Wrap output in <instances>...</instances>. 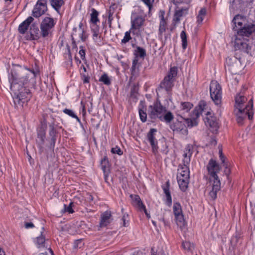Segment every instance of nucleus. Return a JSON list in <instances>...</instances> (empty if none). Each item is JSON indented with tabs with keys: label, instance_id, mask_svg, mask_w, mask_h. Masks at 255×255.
<instances>
[{
	"label": "nucleus",
	"instance_id": "nucleus-1",
	"mask_svg": "<svg viewBox=\"0 0 255 255\" xmlns=\"http://www.w3.org/2000/svg\"><path fill=\"white\" fill-rule=\"evenodd\" d=\"M210 175V184L212 189L209 192V196L214 200L217 198V192L221 189V182L217 175L221 170L219 164L214 159H211L207 166Z\"/></svg>",
	"mask_w": 255,
	"mask_h": 255
},
{
	"label": "nucleus",
	"instance_id": "nucleus-2",
	"mask_svg": "<svg viewBox=\"0 0 255 255\" xmlns=\"http://www.w3.org/2000/svg\"><path fill=\"white\" fill-rule=\"evenodd\" d=\"M246 17L242 15L237 14L232 20L233 29L237 31L240 36L249 37L255 31V24L248 23Z\"/></svg>",
	"mask_w": 255,
	"mask_h": 255
},
{
	"label": "nucleus",
	"instance_id": "nucleus-3",
	"mask_svg": "<svg viewBox=\"0 0 255 255\" xmlns=\"http://www.w3.org/2000/svg\"><path fill=\"white\" fill-rule=\"evenodd\" d=\"M10 83V90L13 93L15 97L14 102L19 105H22L25 101L29 99L30 94L29 90L23 87L26 82H19L18 81H9Z\"/></svg>",
	"mask_w": 255,
	"mask_h": 255
},
{
	"label": "nucleus",
	"instance_id": "nucleus-4",
	"mask_svg": "<svg viewBox=\"0 0 255 255\" xmlns=\"http://www.w3.org/2000/svg\"><path fill=\"white\" fill-rule=\"evenodd\" d=\"M192 127L197 125L195 120L190 119H185L182 117L180 119L176 120L171 126V129L174 133L179 134L182 138H186L188 134V130L186 126Z\"/></svg>",
	"mask_w": 255,
	"mask_h": 255
},
{
	"label": "nucleus",
	"instance_id": "nucleus-5",
	"mask_svg": "<svg viewBox=\"0 0 255 255\" xmlns=\"http://www.w3.org/2000/svg\"><path fill=\"white\" fill-rule=\"evenodd\" d=\"M253 100H250L248 104L243 109H235L234 113L236 117V121L239 125H243L244 121L248 117L249 120L253 118Z\"/></svg>",
	"mask_w": 255,
	"mask_h": 255
},
{
	"label": "nucleus",
	"instance_id": "nucleus-6",
	"mask_svg": "<svg viewBox=\"0 0 255 255\" xmlns=\"http://www.w3.org/2000/svg\"><path fill=\"white\" fill-rule=\"evenodd\" d=\"M177 74V68L175 66L170 68L168 74L160 83V88L165 89L168 94H171L172 89L174 86L175 78Z\"/></svg>",
	"mask_w": 255,
	"mask_h": 255
},
{
	"label": "nucleus",
	"instance_id": "nucleus-7",
	"mask_svg": "<svg viewBox=\"0 0 255 255\" xmlns=\"http://www.w3.org/2000/svg\"><path fill=\"white\" fill-rule=\"evenodd\" d=\"M56 23V19L45 16L40 24V28L42 30V37L48 38L51 36Z\"/></svg>",
	"mask_w": 255,
	"mask_h": 255
},
{
	"label": "nucleus",
	"instance_id": "nucleus-8",
	"mask_svg": "<svg viewBox=\"0 0 255 255\" xmlns=\"http://www.w3.org/2000/svg\"><path fill=\"white\" fill-rule=\"evenodd\" d=\"M164 110H165V107H163L159 102L157 101L152 105L148 107V117L152 121H156L157 119L160 120Z\"/></svg>",
	"mask_w": 255,
	"mask_h": 255
},
{
	"label": "nucleus",
	"instance_id": "nucleus-9",
	"mask_svg": "<svg viewBox=\"0 0 255 255\" xmlns=\"http://www.w3.org/2000/svg\"><path fill=\"white\" fill-rule=\"evenodd\" d=\"M210 96L216 105H220L222 100V88L216 81H211L210 85Z\"/></svg>",
	"mask_w": 255,
	"mask_h": 255
},
{
	"label": "nucleus",
	"instance_id": "nucleus-10",
	"mask_svg": "<svg viewBox=\"0 0 255 255\" xmlns=\"http://www.w3.org/2000/svg\"><path fill=\"white\" fill-rule=\"evenodd\" d=\"M25 72V70L19 66L12 68L11 70L10 76L8 77L9 81L26 82L28 77L26 75Z\"/></svg>",
	"mask_w": 255,
	"mask_h": 255
},
{
	"label": "nucleus",
	"instance_id": "nucleus-11",
	"mask_svg": "<svg viewBox=\"0 0 255 255\" xmlns=\"http://www.w3.org/2000/svg\"><path fill=\"white\" fill-rule=\"evenodd\" d=\"M225 67H227L233 74H237L241 68L240 58L235 56L228 57L226 58Z\"/></svg>",
	"mask_w": 255,
	"mask_h": 255
},
{
	"label": "nucleus",
	"instance_id": "nucleus-12",
	"mask_svg": "<svg viewBox=\"0 0 255 255\" xmlns=\"http://www.w3.org/2000/svg\"><path fill=\"white\" fill-rule=\"evenodd\" d=\"M235 47L236 50H239L246 52L250 55L254 54V51L255 49V46L250 45L245 41L240 39H236L235 41Z\"/></svg>",
	"mask_w": 255,
	"mask_h": 255
},
{
	"label": "nucleus",
	"instance_id": "nucleus-13",
	"mask_svg": "<svg viewBox=\"0 0 255 255\" xmlns=\"http://www.w3.org/2000/svg\"><path fill=\"white\" fill-rule=\"evenodd\" d=\"M47 0H38L32 10V15L35 17H39L47 10Z\"/></svg>",
	"mask_w": 255,
	"mask_h": 255
},
{
	"label": "nucleus",
	"instance_id": "nucleus-14",
	"mask_svg": "<svg viewBox=\"0 0 255 255\" xmlns=\"http://www.w3.org/2000/svg\"><path fill=\"white\" fill-rule=\"evenodd\" d=\"M205 123L207 126L211 128V130L213 132H216L219 128L217 118L210 112H208L206 114Z\"/></svg>",
	"mask_w": 255,
	"mask_h": 255
},
{
	"label": "nucleus",
	"instance_id": "nucleus-15",
	"mask_svg": "<svg viewBox=\"0 0 255 255\" xmlns=\"http://www.w3.org/2000/svg\"><path fill=\"white\" fill-rule=\"evenodd\" d=\"M145 18L141 15H136L131 19L130 29L134 32H140V29L143 25Z\"/></svg>",
	"mask_w": 255,
	"mask_h": 255
},
{
	"label": "nucleus",
	"instance_id": "nucleus-16",
	"mask_svg": "<svg viewBox=\"0 0 255 255\" xmlns=\"http://www.w3.org/2000/svg\"><path fill=\"white\" fill-rule=\"evenodd\" d=\"M29 35H27V39L37 40L42 37V30L39 29V27L35 23H32L30 26Z\"/></svg>",
	"mask_w": 255,
	"mask_h": 255
},
{
	"label": "nucleus",
	"instance_id": "nucleus-17",
	"mask_svg": "<svg viewBox=\"0 0 255 255\" xmlns=\"http://www.w3.org/2000/svg\"><path fill=\"white\" fill-rule=\"evenodd\" d=\"M174 215L177 222L182 223L184 221V216L180 204L178 202L174 203L173 206Z\"/></svg>",
	"mask_w": 255,
	"mask_h": 255
},
{
	"label": "nucleus",
	"instance_id": "nucleus-18",
	"mask_svg": "<svg viewBox=\"0 0 255 255\" xmlns=\"http://www.w3.org/2000/svg\"><path fill=\"white\" fill-rule=\"evenodd\" d=\"M247 98L243 92L238 94L235 97V109L244 108V104L247 102Z\"/></svg>",
	"mask_w": 255,
	"mask_h": 255
},
{
	"label": "nucleus",
	"instance_id": "nucleus-19",
	"mask_svg": "<svg viewBox=\"0 0 255 255\" xmlns=\"http://www.w3.org/2000/svg\"><path fill=\"white\" fill-rule=\"evenodd\" d=\"M49 135L50 138V142L51 143H55L56 142V138L57 136V133L56 131V128H60L62 127H58V125H56L54 122L51 123L49 125Z\"/></svg>",
	"mask_w": 255,
	"mask_h": 255
},
{
	"label": "nucleus",
	"instance_id": "nucleus-20",
	"mask_svg": "<svg viewBox=\"0 0 255 255\" xmlns=\"http://www.w3.org/2000/svg\"><path fill=\"white\" fill-rule=\"evenodd\" d=\"M34 18L32 16H29L26 19L23 21L18 26V32L22 34L25 33L30 24L33 21Z\"/></svg>",
	"mask_w": 255,
	"mask_h": 255
},
{
	"label": "nucleus",
	"instance_id": "nucleus-21",
	"mask_svg": "<svg viewBox=\"0 0 255 255\" xmlns=\"http://www.w3.org/2000/svg\"><path fill=\"white\" fill-rule=\"evenodd\" d=\"M165 12L163 10L160 11V23L159 26L158 34L160 36H162V34L164 32L166 29L167 22L164 18Z\"/></svg>",
	"mask_w": 255,
	"mask_h": 255
},
{
	"label": "nucleus",
	"instance_id": "nucleus-22",
	"mask_svg": "<svg viewBox=\"0 0 255 255\" xmlns=\"http://www.w3.org/2000/svg\"><path fill=\"white\" fill-rule=\"evenodd\" d=\"M111 221V212L107 211L104 212L101 217L100 222V227H105L109 225Z\"/></svg>",
	"mask_w": 255,
	"mask_h": 255
},
{
	"label": "nucleus",
	"instance_id": "nucleus-23",
	"mask_svg": "<svg viewBox=\"0 0 255 255\" xmlns=\"http://www.w3.org/2000/svg\"><path fill=\"white\" fill-rule=\"evenodd\" d=\"M130 197L132 200L133 205L137 208L139 211L141 212L142 209H144L145 206L143 204L138 195H130Z\"/></svg>",
	"mask_w": 255,
	"mask_h": 255
},
{
	"label": "nucleus",
	"instance_id": "nucleus-24",
	"mask_svg": "<svg viewBox=\"0 0 255 255\" xmlns=\"http://www.w3.org/2000/svg\"><path fill=\"white\" fill-rule=\"evenodd\" d=\"M170 183L168 181L166 182L165 184L162 186V188L163 190L164 193L166 197V204L168 206H170L172 204V197L170 194L169 190Z\"/></svg>",
	"mask_w": 255,
	"mask_h": 255
},
{
	"label": "nucleus",
	"instance_id": "nucleus-25",
	"mask_svg": "<svg viewBox=\"0 0 255 255\" xmlns=\"http://www.w3.org/2000/svg\"><path fill=\"white\" fill-rule=\"evenodd\" d=\"M46 128V125L43 123H41L40 126L37 128V138L39 142H43L44 141Z\"/></svg>",
	"mask_w": 255,
	"mask_h": 255
},
{
	"label": "nucleus",
	"instance_id": "nucleus-26",
	"mask_svg": "<svg viewBox=\"0 0 255 255\" xmlns=\"http://www.w3.org/2000/svg\"><path fill=\"white\" fill-rule=\"evenodd\" d=\"M189 169L188 165H181L179 166L177 177L189 178Z\"/></svg>",
	"mask_w": 255,
	"mask_h": 255
},
{
	"label": "nucleus",
	"instance_id": "nucleus-27",
	"mask_svg": "<svg viewBox=\"0 0 255 255\" xmlns=\"http://www.w3.org/2000/svg\"><path fill=\"white\" fill-rule=\"evenodd\" d=\"M177 180L180 189L182 191L185 192L188 187L189 178L177 177Z\"/></svg>",
	"mask_w": 255,
	"mask_h": 255
},
{
	"label": "nucleus",
	"instance_id": "nucleus-28",
	"mask_svg": "<svg viewBox=\"0 0 255 255\" xmlns=\"http://www.w3.org/2000/svg\"><path fill=\"white\" fill-rule=\"evenodd\" d=\"M188 8H181L176 10L174 16L173 21L175 23H178L180 20V18L187 13Z\"/></svg>",
	"mask_w": 255,
	"mask_h": 255
},
{
	"label": "nucleus",
	"instance_id": "nucleus-29",
	"mask_svg": "<svg viewBox=\"0 0 255 255\" xmlns=\"http://www.w3.org/2000/svg\"><path fill=\"white\" fill-rule=\"evenodd\" d=\"M219 156L222 164L226 169L225 170L226 174H229V170H228V163L226 162L227 158L226 156L223 154L222 146H219Z\"/></svg>",
	"mask_w": 255,
	"mask_h": 255
},
{
	"label": "nucleus",
	"instance_id": "nucleus-30",
	"mask_svg": "<svg viewBox=\"0 0 255 255\" xmlns=\"http://www.w3.org/2000/svg\"><path fill=\"white\" fill-rule=\"evenodd\" d=\"M174 119V116L170 111H167L166 109L163 112L160 121L165 122L166 123H170Z\"/></svg>",
	"mask_w": 255,
	"mask_h": 255
},
{
	"label": "nucleus",
	"instance_id": "nucleus-31",
	"mask_svg": "<svg viewBox=\"0 0 255 255\" xmlns=\"http://www.w3.org/2000/svg\"><path fill=\"white\" fill-rule=\"evenodd\" d=\"M157 130L155 128H151L147 133V139L150 143H155L157 142L156 138Z\"/></svg>",
	"mask_w": 255,
	"mask_h": 255
},
{
	"label": "nucleus",
	"instance_id": "nucleus-32",
	"mask_svg": "<svg viewBox=\"0 0 255 255\" xmlns=\"http://www.w3.org/2000/svg\"><path fill=\"white\" fill-rule=\"evenodd\" d=\"M192 154L191 148L188 145L184 151L183 154L184 158L183 159V165H188L190 161V157Z\"/></svg>",
	"mask_w": 255,
	"mask_h": 255
},
{
	"label": "nucleus",
	"instance_id": "nucleus-33",
	"mask_svg": "<svg viewBox=\"0 0 255 255\" xmlns=\"http://www.w3.org/2000/svg\"><path fill=\"white\" fill-rule=\"evenodd\" d=\"M35 244L38 248H44L46 244V239L43 232H41L40 236L37 237L35 241Z\"/></svg>",
	"mask_w": 255,
	"mask_h": 255
},
{
	"label": "nucleus",
	"instance_id": "nucleus-34",
	"mask_svg": "<svg viewBox=\"0 0 255 255\" xmlns=\"http://www.w3.org/2000/svg\"><path fill=\"white\" fill-rule=\"evenodd\" d=\"M91 31L92 33V36L93 40L97 42L98 38H101V35H100V27L97 24H91Z\"/></svg>",
	"mask_w": 255,
	"mask_h": 255
},
{
	"label": "nucleus",
	"instance_id": "nucleus-35",
	"mask_svg": "<svg viewBox=\"0 0 255 255\" xmlns=\"http://www.w3.org/2000/svg\"><path fill=\"white\" fill-rule=\"evenodd\" d=\"M206 104L205 101L202 100L200 101L198 106L194 110V114L198 117L200 115L202 114L204 110L206 108Z\"/></svg>",
	"mask_w": 255,
	"mask_h": 255
},
{
	"label": "nucleus",
	"instance_id": "nucleus-36",
	"mask_svg": "<svg viewBox=\"0 0 255 255\" xmlns=\"http://www.w3.org/2000/svg\"><path fill=\"white\" fill-rule=\"evenodd\" d=\"M50 3L52 7L58 12L61 6L64 4L63 0H49Z\"/></svg>",
	"mask_w": 255,
	"mask_h": 255
},
{
	"label": "nucleus",
	"instance_id": "nucleus-37",
	"mask_svg": "<svg viewBox=\"0 0 255 255\" xmlns=\"http://www.w3.org/2000/svg\"><path fill=\"white\" fill-rule=\"evenodd\" d=\"M139 66L138 59L137 57H135L132 61L131 68V74L132 76H136L138 74Z\"/></svg>",
	"mask_w": 255,
	"mask_h": 255
},
{
	"label": "nucleus",
	"instance_id": "nucleus-38",
	"mask_svg": "<svg viewBox=\"0 0 255 255\" xmlns=\"http://www.w3.org/2000/svg\"><path fill=\"white\" fill-rule=\"evenodd\" d=\"M182 248L185 252L192 253L194 250V245L192 243L188 241H184L182 242Z\"/></svg>",
	"mask_w": 255,
	"mask_h": 255
},
{
	"label": "nucleus",
	"instance_id": "nucleus-39",
	"mask_svg": "<svg viewBox=\"0 0 255 255\" xmlns=\"http://www.w3.org/2000/svg\"><path fill=\"white\" fill-rule=\"evenodd\" d=\"M83 23L80 22L79 25V29L77 28V34L79 38L83 42L87 39V36L85 34V31L83 28Z\"/></svg>",
	"mask_w": 255,
	"mask_h": 255
},
{
	"label": "nucleus",
	"instance_id": "nucleus-40",
	"mask_svg": "<svg viewBox=\"0 0 255 255\" xmlns=\"http://www.w3.org/2000/svg\"><path fill=\"white\" fill-rule=\"evenodd\" d=\"M102 168L104 173L105 180L107 179V175H106L108 173V160L107 157H104L101 161Z\"/></svg>",
	"mask_w": 255,
	"mask_h": 255
},
{
	"label": "nucleus",
	"instance_id": "nucleus-41",
	"mask_svg": "<svg viewBox=\"0 0 255 255\" xmlns=\"http://www.w3.org/2000/svg\"><path fill=\"white\" fill-rule=\"evenodd\" d=\"M92 13H91L90 21L92 23L91 24H97V22H99L98 18L99 12L94 8L91 9Z\"/></svg>",
	"mask_w": 255,
	"mask_h": 255
},
{
	"label": "nucleus",
	"instance_id": "nucleus-42",
	"mask_svg": "<svg viewBox=\"0 0 255 255\" xmlns=\"http://www.w3.org/2000/svg\"><path fill=\"white\" fill-rule=\"evenodd\" d=\"M131 33H132L133 34H137V32H134L130 28V30L129 31H126L125 32L124 38L121 41L122 44L127 43L131 39V37L130 36Z\"/></svg>",
	"mask_w": 255,
	"mask_h": 255
},
{
	"label": "nucleus",
	"instance_id": "nucleus-43",
	"mask_svg": "<svg viewBox=\"0 0 255 255\" xmlns=\"http://www.w3.org/2000/svg\"><path fill=\"white\" fill-rule=\"evenodd\" d=\"M193 106V105L192 103L188 102H184L181 103L180 109L184 112H188Z\"/></svg>",
	"mask_w": 255,
	"mask_h": 255
},
{
	"label": "nucleus",
	"instance_id": "nucleus-44",
	"mask_svg": "<svg viewBox=\"0 0 255 255\" xmlns=\"http://www.w3.org/2000/svg\"><path fill=\"white\" fill-rule=\"evenodd\" d=\"M180 37L182 41V48L185 50L187 47L188 42L186 32L184 30L181 31Z\"/></svg>",
	"mask_w": 255,
	"mask_h": 255
},
{
	"label": "nucleus",
	"instance_id": "nucleus-45",
	"mask_svg": "<svg viewBox=\"0 0 255 255\" xmlns=\"http://www.w3.org/2000/svg\"><path fill=\"white\" fill-rule=\"evenodd\" d=\"M143 109L144 108L143 106H142V108H139L138 113L140 120L142 122L144 123L147 120V114Z\"/></svg>",
	"mask_w": 255,
	"mask_h": 255
},
{
	"label": "nucleus",
	"instance_id": "nucleus-46",
	"mask_svg": "<svg viewBox=\"0 0 255 255\" xmlns=\"http://www.w3.org/2000/svg\"><path fill=\"white\" fill-rule=\"evenodd\" d=\"M206 14V10L205 8H202L199 11V13L197 15V22L198 23H201L204 19V17Z\"/></svg>",
	"mask_w": 255,
	"mask_h": 255
},
{
	"label": "nucleus",
	"instance_id": "nucleus-47",
	"mask_svg": "<svg viewBox=\"0 0 255 255\" xmlns=\"http://www.w3.org/2000/svg\"><path fill=\"white\" fill-rule=\"evenodd\" d=\"M99 81L103 82L106 85H110L111 84V80L107 74L104 73L103 74L99 79Z\"/></svg>",
	"mask_w": 255,
	"mask_h": 255
},
{
	"label": "nucleus",
	"instance_id": "nucleus-48",
	"mask_svg": "<svg viewBox=\"0 0 255 255\" xmlns=\"http://www.w3.org/2000/svg\"><path fill=\"white\" fill-rule=\"evenodd\" d=\"M80 77L84 84L90 82V77L87 72L84 73L80 71Z\"/></svg>",
	"mask_w": 255,
	"mask_h": 255
},
{
	"label": "nucleus",
	"instance_id": "nucleus-49",
	"mask_svg": "<svg viewBox=\"0 0 255 255\" xmlns=\"http://www.w3.org/2000/svg\"><path fill=\"white\" fill-rule=\"evenodd\" d=\"M63 113L65 114L68 115L71 117L76 119L78 121L80 122L79 118L75 114L74 112L72 110L65 109L63 111Z\"/></svg>",
	"mask_w": 255,
	"mask_h": 255
},
{
	"label": "nucleus",
	"instance_id": "nucleus-50",
	"mask_svg": "<svg viewBox=\"0 0 255 255\" xmlns=\"http://www.w3.org/2000/svg\"><path fill=\"white\" fill-rule=\"evenodd\" d=\"M73 203L71 202L67 206L65 204L64 205V211L65 212H67L69 214L74 213V210L72 209Z\"/></svg>",
	"mask_w": 255,
	"mask_h": 255
},
{
	"label": "nucleus",
	"instance_id": "nucleus-51",
	"mask_svg": "<svg viewBox=\"0 0 255 255\" xmlns=\"http://www.w3.org/2000/svg\"><path fill=\"white\" fill-rule=\"evenodd\" d=\"M73 32L72 34L71 35L72 40V47L73 48H77V45H76V41L75 40L74 37H78V36L77 35V28L74 27L73 28Z\"/></svg>",
	"mask_w": 255,
	"mask_h": 255
},
{
	"label": "nucleus",
	"instance_id": "nucleus-52",
	"mask_svg": "<svg viewBox=\"0 0 255 255\" xmlns=\"http://www.w3.org/2000/svg\"><path fill=\"white\" fill-rule=\"evenodd\" d=\"M122 225L124 227H127L129 225V216L128 215L127 213H125L123 215L122 218Z\"/></svg>",
	"mask_w": 255,
	"mask_h": 255
},
{
	"label": "nucleus",
	"instance_id": "nucleus-53",
	"mask_svg": "<svg viewBox=\"0 0 255 255\" xmlns=\"http://www.w3.org/2000/svg\"><path fill=\"white\" fill-rule=\"evenodd\" d=\"M84 246V243L82 239L77 240L75 241L73 245V248L74 249H81Z\"/></svg>",
	"mask_w": 255,
	"mask_h": 255
},
{
	"label": "nucleus",
	"instance_id": "nucleus-54",
	"mask_svg": "<svg viewBox=\"0 0 255 255\" xmlns=\"http://www.w3.org/2000/svg\"><path fill=\"white\" fill-rule=\"evenodd\" d=\"M151 255H165V254L162 249L155 250L152 248L151 250Z\"/></svg>",
	"mask_w": 255,
	"mask_h": 255
},
{
	"label": "nucleus",
	"instance_id": "nucleus-55",
	"mask_svg": "<svg viewBox=\"0 0 255 255\" xmlns=\"http://www.w3.org/2000/svg\"><path fill=\"white\" fill-rule=\"evenodd\" d=\"M136 52L138 53L140 57L143 58L146 55V51L144 49L140 47H137Z\"/></svg>",
	"mask_w": 255,
	"mask_h": 255
},
{
	"label": "nucleus",
	"instance_id": "nucleus-56",
	"mask_svg": "<svg viewBox=\"0 0 255 255\" xmlns=\"http://www.w3.org/2000/svg\"><path fill=\"white\" fill-rule=\"evenodd\" d=\"M111 152L113 153L117 154H118L119 155H121L123 154V151H122L121 148L117 146H116L115 147H113L111 149Z\"/></svg>",
	"mask_w": 255,
	"mask_h": 255
},
{
	"label": "nucleus",
	"instance_id": "nucleus-57",
	"mask_svg": "<svg viewBox=\"0 0 255 255\" xmlns=\"http://www.w3.org/2000/svg\"><path fill=\"white\" fill-rule=\"evenodd\" d=\"M174 4L177 5L182 3H189L190 2L191 0H170Z\"/></svg>",
	"mask_w": 255,
	"mask_h": 255
},
{
	"label": "nucleus",
	"instance_id": "nucleus-58",
	"mask_svg": "<svg viewBox=\"0 0 255 255\" xmlns=\"http://www.w3.org/2000/svg\"><path fill=\"white\" fill-rule=\"evenodd\" d=\"M142 1L148 6L149 11H150L152 7L153 0H142Z\"/></svg>",
	"mask_w": 255,
	"mask_h": 255
},
{
	"label": "nucleus",
	"instance_id": "nucleus-59",
	"mask_svg": "<svg viewBox=\"0 0 255 255\" xmlns=\"http://www.w3.org/2000/svg\"><path fill=\"white\" fill-rule=\"evenodd\" d=\"M80 50L79 52V53L80 55L81 59L84 60L85 59V50L84 49V47L83 46H80Z\"/></svg>",
	"mask_w": 255,
	"mask_h": 255
},
{
	"label": "nucleus",
	"instance_id": "nucleus-60",
	"mask_svg": "<svg viewBox=\"0 0 255 255\" xmlns=\"http://www.w3.org/2000/svg\"><path fill=\"white\" fill-rule=\"evenodd\" d=\"M249 16L253 22H255V10L251 11L249 14Z\"/></svg>",
	"mask_w": 255,
	"mask_h": 255
},
{
	"label": "nucleus",
	"instance_id": "nucleus-61",
	"mask_svg": "<svg viewBox=\"0 0 255 255\" xmlns=\"http://www.w3.org/2000/svg\"><path fill=\"white\" fill-rule=\"evenodd\" d=\"M40 255H53V253L51 249H47L44 253L40 254Z\"/></svg>",
	"mask_w": 255,
	"mask_h": 255
},
{
	"label": "nucleus",
	"instance_id": "nucleus-62",
	"mask_svg": "<svg viewBox=\"0 0 255 255\" xmlns=\"http://www.w3.org/2000/svg\"><path fill=\"white\" fill-rule=\"evenodd\" d=\"M217 137L215 135H212L210 136V142L211 143H216L217 142Z\"/></svg>",
	"mask_w": 255,
	"mask_h": 255
},
{
	"label": "nucleus",
	"instance_id": "nucleus-63",
	"mask_svg": "<svg viewBox=\"0 0 255 255\" xmlns=\"http://www.w3.org/2000/svg\"><path fill=\"white\" fill-rule=\"evenodd\" d=\"M34 227L33 224L31 222L26 223L25 224V228L26 229L33 228Z\"/></svg>",
	"mask_w": 255,
	"mask_h": 255
},
{
	"label": "nucleus",
	"instance_id": "nucleus-64",
	"mask_svg": "<svg viewBox=\"0 0 255 255\" xmlns=\"http://www.w3.org/2000/svg\"><path fill=\"white\" fill-rule=\"evenodd\" d=\"M66 47H67V50L68 54V57H69V59L71 61L72 60V55H71V54L70 52V46L68 45V44H67Z\"/></svg>",
	"mask_w": 255,
	"mask_h": 255
}]
</instances>
